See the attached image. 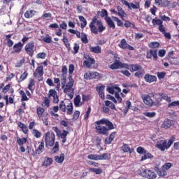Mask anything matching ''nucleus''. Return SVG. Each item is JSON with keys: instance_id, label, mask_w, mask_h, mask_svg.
<instances>
[{"instance_id": "obj_8", "label": "nucleus", "mask_w": 179, "mask_h": 179, "mask_svg": "<svg viewBox=\"0 0 179 179\" xmlns=\"http://www.w3.org/2000/svg\"><path fill=\"white\" fill-rule=\"evenodd\" d=\"M111 157V155L109 153H104L102 155L90 154L87 155V159L90 160H108Z\"/></svg>"}, {"instance_id": "obj_35", "label": "nucleus", "mask_w": 179, "mask_h": 179, "mask_svg": "<svg viewBox=\"0 0 179 179\" xmlns=\"http://www.w3.org/2000/svg\"><path fill=\"white\" fill-rule=\"evenodd\" d=\"M36 85V82L34 81V80L32 79V78H29V85H28L29 90H31V92L34 90V85Z\"/></svg>"}, {"instance_id": "obj_43", "label": "nucleus", "mask_w": 179, "mask_h": 179, "mask_svg": "<svg viewBox=\"0 0 179 179\" xmlns=\"http://www.w3.org/2000/svg\"><path fill=\"white\" fill-rule=\"evenodd\" d=\"M68 115H71L73 111V105L72 103H69L66 107Z\"/></svg>"}, {"instance_id": "obj_38", "label": "nucleus", "mask_w": 179, "mask_h": 179, "mask_svg": "<svg viewBox=\"0 0 179 179\" xmlns=\"http://www.w3.org/2000/svg\"><path fill=\"white\" fill-rule=\"evenodd\" d=\"M157 174L159 177H166L167 176V171L162 166V169L157 171Z\"/></svg>"}, {"instance_id": "obj_2", "label": "nucleus", "mask_w": 179, "mask_h": 179, "mask_svg": "<svg viewBox=\"0 0 179 179\" xmlns=\"http://www.w3.org/2000/svg\"><path fill=\"white\" fill-rule=\"evenodd\" d=\"M74 83L75 80L72 78V76H69V82L67 83H62V89H63L64 93L71 99H73V95L75 94Z\"/></svg>"}, {"instance_id": "obj_59", "label": "nucleus", "mask_w": 179, "mask_h": 179, "mask_svg": "<svg viewBox=\"0 0 179 179\" xmlns=\"http://www.w3.org/2000/svg\"><path fill=\"white\" fill-rule=\"evenodd\" d=\"M98 15L101 16V17H104L108 15V13H107V10L103 9L101 11H99Z\"/></svg>"}, {"instance_id": "obj_30", "label": "nucleus", "mask_w": 179, "mask_h": 179, "mask_svg": "<svg viewBox=\"0 0 179 179\" xmlns=\"http://www.w3.org/2000/svg\"><path fill=\"white\" fill-rule=\"evenodd\" d=\"M22 48H23V44H22L20 42H19L17 44H15L13 46L14 52H13H13H17V53L20 52V51H22Z\"/></svg>"}, {"instance_id": "obj_6", "label": "nucleus", "mask_w": 179, "mask_h": 179, "mask_svg": "<svg viewBox=\"0 0 179 179\" xmlns=\"http://www.w3.org/2000/svg\"><path fill=\"white\" fill-rule=\"evenodd\" d=\"M114 63L109 64L110 69H120V68H125V69H129V65L128 64L122 63L120 62V57L118 55H114Z\"/></svg>"}, {"instance_id": "obj_11", "label": "nucleus", "mask_w": 179, "mask_h": 179, "mask_svg": "<svg viewBox=\"0 0 179 179\" xmlns=\"http://www.w3.org/2000/svg\"><path fill=\"white\" fill-rule=\"evenodd\" d=\"M43 75H44V67L38 66L34 72V76L37 78L38 80H43Z\"/></svg>"}, {"instance_id": "obj_15", "label": "nucleus", "mask_w": 179, "mask_h": 179, "mask_svg": "<svg viewBox=\"0 0 179 179\" xmlns=\"http://www.w3.org/2000/svg\"><path fill=\"white\" fill-rule=\"evenodd\" d=\"M100 73L97 72H87L84 74V79H99Z\"/></svg>"}, {"instance_id": "obj_5", "label": "nucleus", "mask_w": 179, "mask_h": 179, "mask_svg": "<svg viewBox=\"0 0 179 179\" xmlns=\"http://www.w3.org/2000/svg\"><path fill=\"white\" fill-rule=\"evenodd\" d=\"M139 176L143 178L156 179L157 178V173L153 169H142L138 172Z\"/></svg>"}, {"instance_id": "obj_47", "label": "nucleus", "mask_w": 179, "mask_h": 179, "mask_svg": "<svg viewBox=\"0 0 179 179\" xmlns=\"http://www.w3.org/2000/svg\"><path fill=\"white\" fill-rule=\"evenodd\" d=\"M58 110H59V107L54 106L50 112L51 115H54V117H58V114H55V113H58Z\"/></svg>"}, {"instance_id": "obj_31", "label": "nucleus", "mask_w": 179, "mask_h": 179, "mask_svg": "<svg viewBox=\"0 0 179 179\" xmlns=\"http://www.w3.org/2000/svg\"><path fill=\"white\" fill-rule=\"evenodd\" d=\"M34 15H36V10H27L24 13V17H26V19H30V17H33Z\"/></svg>"}, {"instance_id": "obj_12", "label": "nucleus", "mask_w": 179, "mask_h": 179, "mask_svg": "<svg viewBox=\"0 0 179 179\" xmlns=\"http://www.w3.org/2000/svg\"><path fill=\"white\" fill-rule=\"evenodd\" d=\"M141 99L145 106H150V107H152V106L155 104V101L152 99V96L148 94H142Z\"/></svg>"}, {"instance_id": "obj_16", "label": "nucleus", "mask_w": 179, "mask_h": 179, "mask_svg": "<svg viewBox=\"0 0 179 179\" xmlns=\"http://www.w3.org/2000/svg\"><path fill=\"white\" fill-rule=\"evenodd\" d=\"M49 97H52L53 103L57 104L59 101V98L58 97V94H57V91L55 90H50L48 92Z\"/></svg>"}, {"instance_id": "obj_56", "label": "nucleus", "mask_w": 179, "mask_h": 179, "mask_svg": "<svg viewBox=\"0 0 179 179\" xmlns=\"http://www.w3.org/2000/svg\"><path fill=\"white\" fill-rule=\"evenodd\" d=\"M81 41L84 44H87L89 43V40L87 39V35L85 34H81Z\"/></svg>"}, {"instance_id": "obj_4", "label": "nucleus", "mask_w": 179, "mask_h": 179, "mask_svg": "<svg viewBox=\"0 0 179 179\" xmlns=\"http://www.w3.org/2000/svg\"><path fill=\"white\" fill-rule=\"evenodd\" d=\"M107 92L110 94H115V99L117 100V103H122V98L125 97V95L121 92V88L118 87V86H108L106 89Z\"/></svg>"}, {"instance_id": "obj_22", "label": "nucleus", "mask_w": 179, "mask_h": 179, "mask_svg": "<svg viewBox=\"0 0 179 179\" xmlns=\"http://www.w3.org/2000/svg\"><path fill=\"white\" fill-rule=\"evenodd\" d=\"M73 101H74V106L76 107H82V106L85 104V102L83 101V100H82V98L80 96V95H77L74 98Z\"/></svg>"}, {"instance_id": "obj_7", "label": "nucleus", "mask_w": 179, "mask_h": 179, "mask_svg": "<svg viewBox=\"0 0 179 179\" xmlns=\"http://www.w3.org/2000/svg\"><path fill=\"white\" fill-rule=\"evenodd\" d=\"M129 69H130L131 72H136L134 76H136V78H142L145 74V71L142 69V66L139 64H131L129 66Z\"/></svg>"}, {"instance_id": "obj_40", "label": "nucleus", "mask_w": 179, "mask_h": 179, "mask_svg": "<svg viewBox=\"0 0 179 179\" xmlns=\"http://www.w3.org/2000/svg\"><path fill=\"white\" fill-rule=\"evenodd\" d=\"M44 111H45L44 108L41 107L37 108L36 113L38 118H41V117H43V114H44Z\"/></svg>"}, {"instance_id": "obj_1", "label": "nucleus", "mask_w": 179, "mask_h": 179, "mask_svg": "<svg viewBox=\"0 0 179 179\" xmlns=\"http://www.w3.org/2000/svg\"><path fill=\"white\" fill-rule=\"evenodd\" d=\"M111 129H114V124L108 119L102 118L95 122V132L99 135L108 136Z\"/></svg>"}, {"instance_id": "obj_37", "label": "nucleus", "mask_w": 179, "mask_h": 179, "mask_svg": "<svg viewBox=\"0 0 179 179\" xmlns=\"http://www.w3.org/2000/svg\"><path fill=\"white\" fill-rule=\"evenodd\" d=\"M78 18L81 22V29H84V27H86V25L87 24V21H86L85 17L80 15Z\"/></svg>"}, {"instance_id": "obj_64", "label": "nucleus", "mask_w": 179, "mask_h": 179, "mask_svg": "<svg viewBox=\"0 0 179 179\" xmlns=\"http://www.w3.org/2000/svg\"><path fill=\"white\" fill-rule=\"evenodd\" d=\"M179 106V101H174L169 103L168 107H177Z\"/></svg>"}, {"instance_id": "obj_13", "label": "nucleus", "mask_w": 179, "mask_h": 179, "mask_svg": "<svg viewBox=\"0 0 179 179\" xmlns=\"http://www.w3.org/2000/svg\"><path fill=\"white\" fill-rule=\"evenodd\" d=\"M25 52L29 57H31L34 54V42H29L24 47Z\"/></svg>"}, {"instance_id": "obj_51", "label": "nucleus", "mask_w": 179, "mask_h": 179, "mask_svg": "<svg viewBox=\"0 0 179 179\" xmlns=\"http://www.w3.org/2000/svg\"><path fill=\"white\" fill-rule=\"evenodd\" d=\"M89 171H90L91 173H95V174H101L102 173L101 169L100 168L99 169L90 168L89 169Z\"/></svg>"}, {"instance_id": "obj_60", "label": "nucleus", "mask_w": 179, "mask_h": 179, "mask_svg": "<svg viewBox=\"0 0 179 179\" xmlns=\"http://www.w3.org/2000/svg\"><path fill=\"white\" fill-rule=\"evenodd\" d=\"M90 113H92V108L90 106L87 108V112L84 116V119L87 120H89V117L90 115Z\"/></svg>"}, {"instance_id": "obj_50", "label": "nucleus", "mask_w": 179, "mask_h": 179, "mask_svg": "<svg viewBox=\"0 0 179 179\" xmlns=\"http://www.w3.org/2000/svg\"><path fill=\"white\" fill-rule=\"evenodd\" d=\"M41 106L42 107H50V99H48L47 97H45Z\"/></svg>"}, {"instance_id": "obj_29", "label": "nucleus", "mask_w": 179, "mask_h": 179, "mask_svg": "<svg viewBox=\"0 0 179 179\" xmlns=\"http://www.w3.org/2000/svg\"><path fill=\"white\" fill-rule=\"evenodd\" d=\"M99 20H97V17H94L92 21L90 22L89 25L90 29H92V31H96V24H97Z\"/></svg>"}, {"instance_id": "obj_53", "label": "nucleus", "mask_w": 179, "mask_h": 179, "mask_svg": "<svg viewBox=\"0 0 179 179\" xmlns=\"http://www.w3.org/2000/svg\"><path fill=\"white\" fill-rule=\"evenodd\" d=\"M143 115L145 117H148V118H153V117H156L155 112H145L143 113Z\"/></svg>"}, {"instance_id": "obj_54", "label": "nucleus", "mask_w": 179, "mask_h": 179, "mask_svg": "<svg viewBox=\"0 0 179 179\" xmlns=\"http://www.w3.org/2000/svg\"><path fill=\"white\" fill-rule=\"evenodd\" d=\"M32 134L34 135V136H35V138H41V132L36 129L32 131Z\"/></svg>"}, {"instance_id": "obj_62", "label": "nucleus", "mask_w": 179, "mask_h": 179, "mask_svg": "<svg viewBox=\"0 0 179 179\" xmlns=\"http://www.w3.org/2000/svg\"><path fill=\"white\" fill-rule=\"evenodd\" d=\"M27 76H29V73H27V71H24L20 77V82H23V80L27 79Z\"/></svg>"}, {"instance_id": "obj_9", "label": "nucleus", "mask_w": 179, "mask_h": 179, "mask_svg": "<svg viewBox=\"0 0 179 179\" xmlns=\"http://www.w3.org/2000/svg\"><path fill=\"white\" fill-rule=\"evenodd\" d=\"M45 143L47 148H48V146L52 148V146H54V143H55V134L48 131L45 134Z\"/></svg>"}, {"instance_id": "obj_49", "label": "nucleus", "mask_w": 179, "mask_h": 179, "mask_svg": "<svg viewBox=\"0 0 179 179\" xmlns=\"http://www.w3.org/2000/svg\"><path fill=\"white\" fill-rule=\"evenodd\" d=\"M139 8H141L139 3H136L135 4L134 3H130L129 6V9H139Z\"/></svg>"}, {"instance_id": "obj_3", "label": "nucleus", "mask_w": 179, "mask_h": 179, "mask_svg": "<svg viewBox=\"0 0 179 179\" xmlns=\"http://www.w3.org/2000/svg\"><path fill=\"white\" fill-rule=\"evenodd\" d=\"M174 141H176V136L173 135L168 141L167 140H161L157 143L155 145V148L161 150V152H164V150H167L170 149L171 145L174 143Z\"/></svg>"}, {"instance_id": "obj_33", "label": "nucleus", "mask_w": 179, "mask_h": 179, "mask_svg": "<svg viewBox=\"0 0 179 179\" xmlns=\"http://www.w3.org/2000/svg\"><path fill=\"white\" fill-rule=\"evenodd\" d=\"M52 162H53V160L52 158L46 157L45 158V160H44L42 166H45L48 167V166H51V164H52Z\"/></svg>"}, {"instance_id": "obj_26", "label": "nucleus", "mask_w": 179, "mask_h": 179, "mask_svg": "<svg viewBox=\"0 0 179 179\" xmlns=\"http://www.w3.org/2000/svg\"><path fill=\"white\" fill-rule=\"evenodd\" d=\"M44 149H45L44 141H42L40 143L38 147L35 150L36 155H41V153H43V152H44Z\"/></svg>"}, {"instance_id": "obj_27", "label": "nucleus", "mask_w": 179, "mask_h": 179, "mask_svg": "<svg viewBox=\"0 0 179 179\" xmlns=\"http://www.w3.org/2000/svg\"><path fill=\"white\" fill-rule=\"evenodd\" d=\"M90 51L94 54H101V47L99 45L90 46Z\"/></svg>"}, {"instance_id": "obj_14", "label": "nucleus", "mask_w": 179, "mask_h": 179, "mask_svg": "<svg viewBox=\"0 0 179 179\" xmlns=\"http://www.w3.org/2000/svg\"><path fill=\"white\" fill-rule=\"evenodd\" d=\"M118 45L120 48H122V50H129V51H134V47L127 43V40L125 39H122Z\"/></svg>"}, {"instance_id": "obj_58", "label": "nucleus", "mask_w": 179, "mask_h": 179, "mask_svg": "<svg viewBox=\"0 0 179 179\" xmlns=\"http://www.w3.org/2000/svg\"><path fill=\"white\" fill-rule=\"evenodd\" d=\"M54 83L57 85L55 87L56 90H59V87H61V83H59V78H55Z\"/></svg>"}, {"instance_id": "obj_32", "label": "nucleus", "mask_w": 179, "mask_h": 179, "mask_svg": "<svg viewBox=\"0 0 179 179\" xmlns=\"http://www.w3.org/2000/svg\"><path fill=\"white\" fill-rule=\"evenodd\" d=\"M105 20L106 23L108 24L109 27L111 29H115V24H114V22H113V20L110 17H106Z\"/></svg>"}, {"instance_id": "obj_63", "label": "nucleus", "mask_w": 179, "mask_h": 179, "mask_svg": "<svg viewBox=\"0 0 179 179\" xmlns=\"http://www.w3.org/2000/svg\"><path fill=\"white\" fill-rule=\"evenodd\" d=\"M91 99H92V96H90V95H85V94L82 95V100L84 103L85 101H89V100H91Z\"/></svg>"}, {"instance_id": "obj_36", "label": "nucleus", "mask_w": 179, "mask_h": 179, "mask_svg": "<svg viewBox=\"0 0 179 179\" xmlns=\"http://www.w3.org/2000/svg\"><path fill=\"white\" fill-rule=\"evenodd\" d=\"M152 23L154 26H160V25L163 24V20H162L157 17H155V18L152 19Z\"/></svg>"}, {"instance_id": "obj_21", "label": "nucleus", "mask_w": 179, "mask_h": 179, "mask_svg": "<svg viewBox=\"0 0 179 179\" xmlns=\"http://www.w3.org/2000/svg\"><path fill=\"white\" fill-rule=\"evenodd\" d=\"M88 58L87 60L84 61L83 65L86 66V68H92V65H94L96 61L94 58H92L89 56H87Z\"/></svg>"}, {"instance_id": "obj_61", "label": "nucleus", "mask_w": 179, "mask_h": 179, "mask_svg": "<svg viewBox=\"0 0 179 179\" xmlns=\"http://www.w3.org/2000/svg\"><path fill=\"white\" fill-rule=\"evenodd\" d=\"M150 48H157L160 44L157 42H151L148 44Z\"/></svg>"}, {"instance_id": "obj_39", "label": "nucleus", "mask_w": 179, "mask_h": 179, "mask_svg": "<svg viewBox=\"0 0 179 179\" xmlns=\"http://www.w3.org/2000/svg\"><path fill=\"white\" fill-rule=\"evenodd\" d=\"M26 142H27V138H20L19 137H17V143H18L19 146H23L24 143H26Z\"/></svg>"}, {"instance_id": "obj_20", "label": "nucleus", "mask_w": 179, "mask_h": 179, "mask_svg": "<svg viewBox=\"0 0 179 179\" xmlns=\"http://www.w3.org/2000/svg\"><path fill=\"white\" fill-rule=\"evenodd\" d=\"M53 131H55V132H56L57 136H59V138H66V136L68 135V134H69L68 131H66V130H64L63 132H61V130L59 129H58V127H53L52 128Z\"/></svg>"}, {"instance_id": "obj_46", "label": "nucleus", "mask_w": 179, "mask_h": 179, "mask_svg": "<svg viewBox=\"0 0 179 179\" xmlns=\"http://www.w3.org/2000/svg\"><path fill=\"white\" fill-rule=\"evenodd\" d=\"M162 167L164 170L167 171V170H170V169L173 167V164L171 162H166Z\"/></svg>"}, {"instance_id": "obj_19", "label": "nucleus", "mask_w": 179, "mask_h": 179, "mask_svg": "<svg viewBox=\"0 0 179 179\" xmlns=\"http://www.w3.org/2000/svg\"><path fill=\"white\" fill-rule=\"evenodd\" d=\"M162 100H166L168 103H171V98L166 94H159V97L157 98L156 103H160Z\"/></svg>"}, {"instance_id": "obj_25", "label": "nucleus", "mask_w": 179, "mask_h": 179, "mask_svg": "<svg viewBox=\"0 0 179 179\" xmlns=\"http://www.w3.org/2000/svg\"><path fill=\"white\" fill-rule=\"evenodd\" d=\"M55 162L56 163H59V164H62L64 163V160H65V154L62 153L60 155H57L54 157Z\"/></svg>"}, {"instance_id": "obj_17", "label": "nucleus", "mask_w": 179, "mask_h": 179, "mask_svg": "<svg viewBox=\"0 0 179 179\" xmlns=\"http://www.w3.org/2000/svg\"><path fill=\"white\" fill-rule=\"evenodd\" d=\"M106 89V86L104 85H98L96 87V92L101 100H104L106 99V95L104 94V90Z\"/></svg>"}, {"instance_id": "obj_57", "label": "nucleus", "mask_w": 179, "mask_h": 179, "mask_svg": "<svg viewBox=\"0 0 179 179\" xmlns=\"http://www.w3.org/2000/svg\"><path fill=\"white\" fill-rule=\"evenodd\" d=\"M59 150V143L58 142L55 143V146L52 148V152L57 153Z\"/></svg>"}, {"instance_id": "obj_28", "label": "nucleus", "mask_w": 179, "mask_h": 179, "mask_svg": "<svg viewBox=\"0 0 179 179\" xmlns=\"http://www.w3.org/2000/svg\"><path fill=\"white\" fill-rule=\"evenodd\" d=\"M171 125H173V123H171V121L169 120H166L162 124L161 128H163L164 129H168V128H170Z\"/></svg>"}, {"instance_id": "obj_55", "label": "nucleus", "mask_w": 179, "mask_h": 179, "mask_svg": "<svg viewBox=\"0 0 179 179\" xmlns=\"http://www.w3.org/2000/svg\"><path fill=\"white\" fill-rule=\"evenodd\" d=\"M69 33H71V34H76V36L78 38H80V32L78 31V30H75V29H69Z\"/></svg>"}, {"instance_id": "obj_10", "label": "nucleus", "mask_w": 179, "mask_h": 179, "mask_svg": "<svg viewBox=\"0 0 179 179\" xmlns=\"http://www.w3.org/2000/svg\"><path fill=\"white\" fill-rule=\"evenodd\" d=\"M90 30L94 34H99V33H103L106 30V27H104L101 20H99L95 25V31H93L92 29H90Z\"/></svg>"}, {"instance_id": "obj_48", "label": "nucleus", "mask_w": 179, "mask_h": 179, "mask_svg": "<svg viewBox=\"0 0 179 179\" xmlns=\"http://www.w3.org/2000/svg\"><path fill=\"white\" fill-rule=\"evenodd\" d=\"M105 105L106 107L111 108V110H115V105H114V103L110 101H105Z\"/></svg>"}, {"instance_id": "obj_24", "label": "nucleus", "mask_w": 179, "mask_h": 179, "mask_svg": "<svg viewBox=\"0 0 179 179\" xmlns=\"http://www.w3.org/2000/svg\"><path fill=\"white\" fill-rule=\"evenodd\" d=\"M144 79L148 83H152V82H156V80H157V78H156V76L150 74H145Z\"/></svg>"}, {"instance_id": "obj_42", "label": "nucleus", "mask_w": 179, "mask_h": 179, "mask_svg": "<svg viewBox=\"0 0 179 179\" xmlns=\"http://www.w3.org/2000/svg\"><path fill=\"white\" fill-rule=\"evenodd\" d=\"M43 41L46 43V44H50V43L52 42V38L49 34H46L45 37L43 38Z\"/></svg>"}, {"instance_id": "obj_23", "label": "nucleus", "mask_w": 179, "mask_h": 179, "mask_svg": "<svg viewBox=\"0 0 179 179\" xmlns=\"http://www.w3.org/2000/svg\"><path fill=\"white\" fill-rule=\"evenodd\" d=\"M120 150H122L124 153H129L131 155V153H134V148H129V145L128 144H123V145L120 148Z\"/></svg>"}, {"instance_id": "obj_41", "label": "nucleus", "mask_w": 179, "mask_h": 179, "mask_svg": "<svg viewBox=\"0 0 179 179\" xmlns=\"http://www.w3.org/2000/svg\"><path fill=\"white\" fill-rule=\"evenodd\" d=\"M20 94L21 96V101H29V98L26 95V93L24 92L23 90L20 91Z\"/></svg>"}, {"instance_id": "obj_52", "label": "nucleus", "mask_w": 179, "mask_h": 179, "mask_svg": "<svg viewBox=\"0 0 179 179\" xmlns=\"http://www.w3.org/2000/svg\"><path fill=\"white\" fill-rule=\"evenodd\" d=\"M63 43H64V45H66V48L69 50V51L71 50V44L69 43V41H68V38H66V37H64L63 38Z\"/></svg>"}, {"instance_id": "obj_34", "label": "nucleus", "mask_w": 179, "mask_h": 179, "mask_svg": "<svg viewBox=\"0 0 179 179\" xmlns=\"http://www.w3.org/2000/svg\"><path fill=\"white\" fill-rule=\"evenodd\" d=\"M18 127L22 129L24 134H27V132H29V129L27 128V126H26V124L22 122H18Z\"/></svg>"}, {"instance_id": "obj_18", "label": "nucleus", "mask_w": 179, "mask_h": 179, "mask_svg": "<svg viewBox=\"0 0 179 179\" xmlns=\"http://www.w3.org/2000/svg\"><path fill=\"white\" fill-rule=\"evenodd\" d=\"M152 57H153V59H155V61L157 59V50H150L147 52L146 58L148 59H152Z\"/></svg>"}, {"instance_id": "obj_45", "label": "nucleus", "mask_w": 179, "mask_h": 179, "mask_svg": "<svg viewBox=\"0 0 179 179\" xmlns=\"http://www.w3.org/2000/svg\"><path fill=\"white\" fill-rule=\"evenodd\" d=\"M145 155L141 157V162L143 160H146L148 159H153V155H152L150 152H144Z\"/></svg>"}, {"instance_id": "obj_44", "label": "nucleus", "mask_w": 179, "mask_h": 179, "mask_svg": "<svg viewBox=\"0 0 179 179\" xmlns=\"http://www.w3.org/2000/svg\"><path fill=\"white\" fill-rule=\"evenodd\" d=\"M59 108L61 111L63 113H65L66 111V105H65V102L64 101H62L59 104Z\"/></svg>"}]
</instances>
